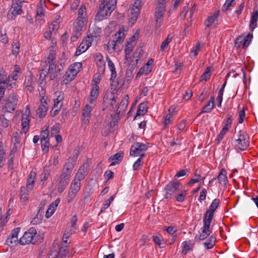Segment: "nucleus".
Here are the masks:
<instances>
[{"mask_svg": "<svg viewBox=\"0 0 258 258\" xmlns=\"http://www.w3.org/2000/svg\"><path fill=\"white\" fill-rule=\"evenodd\" d=\"M116 4V0H110L105 4L101 3L100 10L95 16V20L101 21L108 18L115 9Z\"/></svg>", "mask_w": 258, "mask_h": 258, "instance_id": "nucleus-1", "label": "nucleus"}, {"mask_svg": "<svg viewBox=\"0 0 258 258\" xmlns=\"http://www.w3.org/2000/svg\"><path fill=\"white\" fill-rule=\"evenodd\" d=\"M235 148L236 150L244 151L249 146V138L247 134L240 131L237 134V139L235 141Z\"/></svg>", "mask_w": 258, "mask_h": 258, "instance_id": "nucleus-2", "label": "nucleus"}, {"mask_svg": "<svg viewBox=\"0 0 258 258\" xmlns=\"http://www.w3.org/2000/svg\"><path fill=\"white\" fill-rule=\"evenodd\" d=\"M149 148L148 143L140 142L135 143L131 147L130 155L134 157L140 156L141 158L144 157L145 152Z\"/></svg>", "mask_w": 258, "mask_h": 258, "instance_id": "nucleus-3", "label": "nucleus"}, {"mask_svg": "<svg viewBox=\"0 0 258 258\" xmlns=\"http://www.w3.org/2000/svg\"><path fill=\"white\" fill-rule=\"evenodd\" d=\"M74 167V164L70 162L64 165L59 176V183L68 184Z\"/></svg>", "mask_w": 258, "mask_h": 258, "instance_id": "nucleus-4", "label": "nucleus"}, {"mask_svg": "<svg viewBox=\"0 0 258 258\" xmlns=\"http://www.w3.org/2000/svg\"><path fill=\"white\" fill-rule=\"evenodd\" d=\"M211 222L212 221L203 218V226L201 229V232H199V234L195 236V240L196 241L203 240L210 236L212 232V229L210 228Z\"/></svg>", "mask_w": 258, "mask_h": 258, "instance_id": "nucleus-5", "label": "nucleus"}, {"mask_svg": "<svg viewBox=\"0 0 258 258\" xmlns=\"http://www.w3.org/2000/svg\"><path fill=\"white\" fill-rule=\"evenodd\" d=\"M24 2V0H13L11 8L8 14L10 19H13L17 16L23 13L22 7Z\"/></svg>", "mask_w": 258, "mask_h": 258, "instance_id": "nucleus-6", "label": "nucleus"}, {"mask_svg": "<svg viewBox=\"0 0 258 258\" xmlns=\"http://www.w3.org/2000/svg\"><path fill=\"white\" fill-rule=\"evenodd\" d=\"M17 104L16 95L14 93L11 94L9 97L3 103V110L5 112H12L15 109Z\"/></svg>", "mask_w": 258, "mask_h": 258, "instance_id": "nucleus-7", "label": "nucleus"}, {"mask_svg": "<svg viewBox=\"0 0 258 258\" xmlns=\"http://www.w3.org/2000/svg\"><path fill=\"white\" fill-rule=\"evenodd\" d=\"M181 186V184L178 181H170L164 187L165 194L164 197L166 199H171L176 193Z\"/></svg>", "mask_w": 258, "mask_h": 258, "instance_id": "nucleus-8", "label": "nucleus"}, {"mask_svg": "<svg viewBox=\"0 0 258 258\" xmlns=\"http://www.w3.org/2000/svg\"><path fill=\"white\" fill-rule=\"evenodd\" d=\"M40 99L39 100L40 105L38 108V114L39 117L41 118H43L46 115V113L48 108V98L45 96V92L39 93Z\"/></svg>", "mask_w": 258, "mask_h": 258, "instance_id": "nucleus-9", "label": "nucleus"}, {"mask_svg": "<svg viewBox=\"0 0 258 258\" xmlns=\"http://www.w3.org/2000/svg\"><path fill=\"white\" fill-rule=\"evenodd\" d=\"M37 232L34 228H31L28 230L26 231L23 236L20 238L19 243L21 245L28 244L30 243L33 244L35 243V242H33V240L36 235Z\"/></svg>", "mask_w": 258, "mask_h": 258, "instance_id": "nucleus-10", "label": "nucleus"}, {"mask_svg": "<svg viewBox=\"0 0 258 258\" xmlns=\"http://www.w3.org/2000/svg\"><path fill=\"white\" fill-rule=\"evenodd\" d=\"M165 12V7L162 3H158L155 8V18L156 21L155 26L157 28L162 25V19Z\"/></svg>", "mask_w": 258, "mask_h": 258, "instance_id": "nucleus-11", "label": "nucleus"}, {"mask_svg": "<svg viewBox=\"0 0 258 258\" xmlns=\"http://www.w3.org/2000/svg\"><path fill=\"white\" fill-rule=\"evenodd\" d=\"M10 77L7 76L6 72L4 69L0 71V98H2L5 92L6 88L9 86H11L9 84Z\"/></svg>", "mask_w": 258, "mask_h": 258, "instance_id": "nucleus-12", "label": "nucleus"}, {"mask_svg": "<svg viewBox=\"0 0 258 258\" xmlns=\"http://www.w3.org/2000/svg\"><path fill=\"white\" fill-rule=\"evenodd\" d=\"M253 35L249 33L246 36L243 37L242 35L238 36L235 41V46L237 48L242 46L243 48L247 47L251 41Z\"/></svg>", "mask_w": 258, "mask_h": 258, "instance_id": "nucleus-13", "label": "nucleus"}, {"mask_svg": "<svg viewBox=\"0 0 258 258\" xmlns=\"http://www.w3.org/2000/svg\"><path fill=\"white\" fill-rule=\"evenodd\" d=\"M220 201L218 199H215L211 204L209 209L208 210L204 215V218L212 221L214 217V213L218 207Z\"/></svg>", "mask_w": 258, "mask_h": 258, "instance_id": "nucleus-14", "label": "nucleus"}, {"mask_svg": "<svg viewBox=\"0 0 258 258\" xmlns=\"http://www.w3.org/2000/svg\"><path fill=\"white\" fill-rule=\"evenodd\" d=\"M94 106V103L86 105L82 112V121L84 124H87L89 122L91 117V112Z\"/></svg>", "mask_w": 258, "mask_h": 258, "instance_id": "nucleus-15", "label": "nucleus"}, {"mask_svg": "<svg viewBox=\"0 0 258 258\" xmlns=\"http://www.w3.org/2000/svg\"><path fill=\"white\" fill-rule=\"evenodd\" d=\"M88 168V164L87 163H83L75 174L74 180L81 182V181L85 178Z\"/></svg>", "mask_w": 258, "mask_h": 258, "instance_id": "nucleus-16", "label": "nucleus"}, {"mask_svg": "<svg viewBox=\"0 0 258 258\" xmlns=\"http://www.w3.org/2000/svg\"><path fill=\"white\" fill-rule=\"evenodd\" d=\"M63 100L64 93L61 91L55 92L54 94L53 109L55 108H61L63 105Z\"/></svg>", "mask_w": 258, "mask_h": 258, "instance_id": "nucleus-17", "label": "nucleus"}, {"mask_svg": "<svg viewBox=\"0 0 258 258\" xmlns=\"http://www.w3.org/2000/svg\"><path fill=\"white\" fill-rule=\"evenodd\" d=\"M68 251L66 248L61 247L59 250H52L48 254L47 258H66Z\"/></svg>", "mask_w": 258, "mask_h": 258, "instance_id": "nucleus-18", "label": "nucleus"}, {"mask_svg": "<svg viewBox=\"0 0 258 258\" xmlns=\"http://www.w3.org/2000/svg\"><path fill=\"white\" fill-rule=\"evenodd\" d=\"M28 113H25L22 115V130L21 132L26 134L27 132L29 130V123H30V118H29V114L30 110L28 109Z\"/></svg>", "mask_w": 258, "mask_h": 258, "instance_id": "nucleus-19", "label": "nucleus"}, {"mask_svg": "<svg viewBox=\"0 0 258 258\" xmlns=\"http://www.w3.org/2000/svg\"><path fill=\"white\" fill-rule=\"evenodd\" d=\"M153 59H149L144 66L140 69L139 72L137 74V76H140L144 74L147 75L151 72L153 68Z\"/></svg>", "mask_w": 258, "mask_h": 258, "instance_id": "nucleus-20", "label": "nucleus"}, {"mask_svg": "<svg viewBox=\"0 0 258 258\" xmlns=\"http://www.w3.org/2000/svg\"><path fill=\"white\" fill-rule=\"evenodd\" d=\"M44 69L47 73V75L50 74V79L52 80L55 77L54 74L56 71L55 61H48Z\"/></svg>", "mask_w": 258, "mask_h": 258, "instance_id": "nucleus-21", "label": "nucleus"}, {"mask_svg": "<svg viewBox=\"0 0 258 258\" xmlns=\"http://www.w3.org/2000/svg\"><path fill=\"white\" fill-rule=\"evenodd\" d=\"M37 173L36 171L32 170L31 172L29 173L27 180L26 188H27L30 190H32L34 186L35 180L36 179Z\"/></svg>", "mask_w": 258, "mask_h": 258, "instance_id": "nucleus-22", "label": "nucleus"}, {"mask_svg": "<svg viewBox=\"0 0 258 258\" xmlns=\"http://www.w3.org/2000/svg\"><path fill=\"white\" fill-rule=\"evenodd\" d=\"M87 21L86 18L84 17L81 18V17H78L74 24L73 30L77 31L78 32H81L83 27L87 23Z\"/></svg>", "mask_w": 258, "mask_h": 258, "instance_id": "nucleus-23", "label": "nucleus"}, {"mask_svg": "<svg viewBox=\"0 0 258 258\" xmlns=\"http://www.w3.org/2000/svg\"><path fill=\"white\" fill-rule=\"evenodd\" d=\"M23 133L21 132H17L14 134L12 138V143L13 144V151L16 152L18 148L20 142L21 137Z\"/></svg>", "mask_w": 258, "mask_h": 258, "instance_id": "nucleus-24", "label": "nucleus"}, {"mask_svg": "<svg viewBox=\"0 0 258 258\" xmlns=\"http://www.w3.org/2000/svg\"><path fill=\"white\" fill-rule=\"evenodd\" d=\"M60 203V199H56L53 202L51 203L47 210L46 212L45 217L46 218H50L56 210L57 207Z\"/></svg>", "mask_w": 258, "mask_h": 258, "instance_id": "nucleus-25", "label": "nucleus"}, {"mask_svg": "<svg viewBox=\"0 0 258 258\" xmlns=\"http://www.w3.org/2000/svg\"><path fill=\"white\" fill-rule=\"evenodd\" d=\"M99 87L98 85H95L93 87L90 91V96L88 99L89 103H94V102L96 100L99 94Z\"/></svg>", "mask_w": 258, "mask_h": 258, "instance_id": "nucleus-26", "label": "nucleus"}, {"mask_svg": "<svg viewBox=\"0 0 258 258\" xmlns=\"http://www.w3.org/2000/svg\"><path fill=\"white\" fill-rule=\"evenodd\" d=\"M31 190H32L26 188L25 186H22L20 188L19 196L21 203H25L28 200L29 192Z\"/></svg>", "mask_w": 258, "mask_h": 258, "instance_id": "nucleus-27", "label": "nucleus"}, {"mask_svg": "<svg viewBox=\"0 0 258 258\" xmlns=\"http://www.w3.org/2000/svg\"><path fill=\"white\" fill-rule=\"evenodd\" d=\"M258 21V11L256 10L251 14L250 23L249 29L251 31H253L254 29L257 27Z\"/></svg>", "mask_w": 258, "mask_h": 258, "instance_id": "nucleus-28", "label": "nucleus"}, {"mask_svg": "<svg viewBox=\"0 0 258 258\" xmlns=\"http://www.w3.org/2000/svg\"><path fill=\"white\" fill-rule=\"evenodd\" d=\"M129 97L127 95L124 96L122 99L118 107L116 109V112L118 113H120L124 112L126 109L128 104Z\"/></svg>", "mask_w": 258, "mask_h": 258, "instance_id": "nucleus-29", "label": "nucleus"}, {"mask_svg": "<svg viewBox=\"0 0 258 258\" xmlns=\"http://www.w3.org/2000/svg\"><path fill=\"white\" fill-rule=\"evenodd\" d=\"M141 7L138 6L136 7L132 6L131 10L130 15L129 16L130 19L134 24L135 21L137 20L139 14L140 12V9Z\"/></svg>", "mask_w": 258, "mask_h": 258, "instance_id": "nucleus-30", "label": "nucleus"}, {"mask_svg": "<svg viewBox=\"0 0 258 258\" xmlns=\"http://www.w3.org/2000/svg\"><path fill=\"white\" fill-rule=\"evenodd\" d=\"M182 251L181 253L183 255H186L189 251L192 250L194 244L191 242L190 240L184 241L182 243Z\"/></svg>", "mask_w": 258, "mask_h": 258, "instance_id": "nucleus-31", "label": "nucleus"}, {"mask_svg": "<svg viewBox=\"0 0 258 258\" xmlns=\"http://www.w3.org/2000/svg\"><path fill=\"white\" fill-rule=\"evenodd\" d=\"M219 13V11H215L213 14L208 17L205 22L206 27L208 28L211 27L214 22L217 20Z\"/></svg>", "mask_w": 258, "mask_h": 258, "instance_id": "nucleus-32", "label": "nucleus"}, {"mask_svg": "<svg viewBox=\"0 0 258 258\" xmlns=\"http://www.w3.org/2000/svg\"><path fill=\"white\" fill-rule=\"evenodd\" d=\"M148 111V107L146 103H142L138 106V109L134 117V119H136L138 116H143Z\"/></svg>", "mask_w": 258, "mask_h": 258, "instance_id": "nucleus-33", "label": "nucleus"}, {"mask_svg": "<svg viewBox=\"0 0 258 258\" xmlns=\"http://www.w3.org/2000/svg\"><path fill=\"white\" fill-rule=\"evenodd\" d=\"M123 153L122 152H118L113 156H111L109 160L112 161L110 166H114L118 164L122 159L123 157Z\"/></svg>", "mask_w": 258, "mask_h": 258, "instance_id": "nucleus-34", "label": "nucleus"}, {"mask_svg": "<svg viewBox=\"0 0 258 258\" xmlns=\"http://www.w3.org/2000/svg\"><path fill=\"white\" fill-rule=\"evenodd\" d=\"M46 75H47V73L46 72V71L44 69H43L40 74V76L38 81L40 85L39 87H41V92H44L45 90V86L46 85V82L45 80Z\"/></svg>", "mask_w": 258, "mask_h": 258, "instance_id": "nucleus-35", "label": "nucleus"}, {"mask_svg": "<svg viewBox=\"0 0 258 258\" xmlns=\"http://www.w3.org/2000/svg\"><path fill=\"white\" fill-rule=\"evenodd\" d=\"M107 62L108 68L111 72V77L110 80L111 83L113 84V83H114L115 79L116 78V72L115 70V68L114 63L110 59H108Z\"/></svg>", "mask_w": 258, "mask_h": 258, "instance_id": "nucleus-36", "label": "nucleus"}, {"mask_svg": "<svg viewBox=\"0 0 258 258\" xmlns=\"http://www.w3.org/2000/svg\"><path fill=\"white\" fill-rule=\"evenodd\" d=\"M215 98L214 96H211L209 102L203 108L202 113L210 112L214 107Z\"/></svg>", "mask_w": 258, "mask_h": 258, "instance_id": "nucleus-37", "label": "nucleus"}, {"mask_svg": "<svg viewBox=\"0 0 258 258\" xmlns=\"http://www.w3.org/2000/svg\"><path fill=\"white\" fill-rule=\"evenodd\" d=\"M216 238L214 235H210L204 244V247L206 249L212 248L216 242Z\"/></svg>", "mask_w": 258, "mask_h": 258, "instance_id": "nucleus-38", "label": "nucleus"}, {"mask_svg": "<svg viewBox=\"0 0 258 258\" xmlns=\"http://www.w3.org/2000/svg\"><path fill=\"white\" fill-rule=\"evenodd\" d=\"M219 183L226 185L228 182L227 172L225 169L222 168L217 177Z\"/></svg>", "mask_w": 258, "mask_h": 258, "instance_id": "nucleus-39", "label": "nucleus"}, {"mask_svg": "<svg viewBox=\"0 0 258 258\" xmlns=\"http://www.w3.org/2000/svg\"><path fill=\"white\" fill-rule=\"evenodd\" d=\"M82 67V63L80 62H75L70 67V73L74 77L80 71V68Z\"/></svg>", "mask_w": 258, "mask_h": 258, "instance_id": "nucleus-40", "label": "nucleus"}, {"mask_svg": "<svg viewBox=\"0 0 258 258\" xmlns=\"http://www.w3.org/2000/svg\"><path fill=\"white\" fill-rule=\"evenodd\" d=\"M49 133L48 126L45 125L40 132V141H49Z\"/></svg>", "mask_w": 258, "mask_h": 258, "instance_id": "nucleus-41", "label": "nucleus"}, {"mask_svg": "<svg viewBox=\"0 0 258 258\" xmlns=\"http://www.w3.org/2000/svg\"><path fill=\"white\" fill-rule=\"evenodd\" d=\"M10 124L9 120L6 118L4 115H0V134H2L3 129L7 128Z\"/></svg>", "mask_w": 258, "mask_h": 258, "instance_id": "nucleus-42", "label": "nucleus"}, {"mask_svg": "<svg viewBox=\"0 0 258 258\" xmlns=\"http://www.w3.org/2000/svg\"><path fill=\"white\" fill-rule=\"evenodd\" d=\"M80 188L81 182L73 179L70 184L69 190L78 193Z\"/></svg>", "mask_w": 258, "mask_h": 258, "instance_id": "nucleus-43", "label": "nucleus"}, {"mask_svg": "<svg viewBox=\"0 0 258 258\" xmlns=\"http://www.w3.org/2000/svg\"><path fill=\"white\" fill-rule=\"evenodd\" d=\"M114 195L111 196L109 199L104 202L101 208L100 213L105 212V210L109 207L111 202L114 200Z\"/></svg>", "mask_w": 258, "mask_h": 258, "instance_id": "nucleus-44", "label": "nucleus"}, {"mask_svg": "<svg viewBox=\"0 0 258 258\" xmlns=\"http://www.w3.org/2000/svg\"><path fill=\"white\" fill-rule=\"evenodd\" d=\"M135 45H133L131 43H126V44L125 45V58L126 60H127L128 58H130L131 53L134 48Z\"/></svg>", "mask_w": 258, "mask_h": 258, "instance_id": "nucleus-45", "label": "nucleus"}, {"mask_svg": "<svg viewBox=\"0 0 258 258\" xmlns=\"http://www.w3.org/2000/svg\"><path fill=\"white\" fill-rule=\"evenodd\" d=\"M153 240L154 243L158 245L160 247L162 248L165 247V244L163 241V239L162 237H159V236L154 235L153 236Z\"/></svg>", "mask_w": 258, "mask_h": 258, "instance_id": "nucleus-46", "label": "nucleus"}, {"mask_svg": "<svg viewBox=\"0 0 258 258\" xmlns=\"http://www.w3.org/2000/svg\"><path fill=\"white\" fill-rule=\"evenodd\" d=\"M172 39V36L171 35L168 34L166 39L162 42L160 46V49L161 51H164L165 49H166L168 47L169 43L171 41Z\"/></svg>", "mask_w": 258, "mask_h": 258, "instance_id": "nucleus-47", "label": "nucleus"}, {"mask_svg": "<svg viewBox=\"0 0 258 258\" xmlns=\"http://www.w3.org/2000/svg\"><path fill=\"white\" fill-rule=\"evenodd\" d=\"M5 152L4 151V147L2 142H0V167H2L4 165L5 161Z\"/></svg>", "mask_w": 258, "mask_h": 258, "instance_id": "nucleus-48", "label": "nucleus"}, {"mask_svg": "<svg viewBox=\"0 0 258 258\" xmlns=\"http://www.w3.org/2000/svg\"><path fill=\"white\" fill-rule=\"evenodd\" d=\"M18 242V238L17 237H13L9 235L6 240V243L10 246H13L17 244Z\"/></svg>", "mask_w": 258, "mask_h": 258, "instance_id": "nucleus-49", "label": "nucleus"}, {"mask_svg": "<svg viewBox=\"0 0 258 258\" xmlns=\"http://www.w3.org/2000/svg\"><path fill=\"white\" fill-rule=\"evenodd\" d=\"M173 120L172 119V114L169 113L167 114L164 117V127H166L168 126L169 124H170Z\"/></svg>", "mask_w": 258, "mask_h": 258, "instance_id": "nucleus-50", "label": "nucleus"}, {"mask_svg": "<svg viewBox=\"0 0 258 258\" xmlns=\"http://www.w3.org/2000/svg\"><path fill=\"white\" fill-rule=\"evenodd\" d=\"M43 215L39 213H37L36 215L31 221V223L33 225L39 224L41 223L43 219Z\"/></svg>", "mask_w": 258, "mask_h": 258, "instance_id": "nucleus-51", "label": "nucleus"}, {"mask_svg": "<svg viewBox=\"0 0 258 258\" xmlns=\"http://www.w3.org/2000/svg\"><path fill=\"white\" fill-rule=\"evenodd\" d=\"M211 67H207L204 72V73L201 76V80L207 81L211 77Z\"/></svg>", "mask_w": 258, "mask_h": 258, "instance_id": "nucleus-52", "label": "nucleus"}, {"mask_svg": "<svg viewBox=\"0 0 258 258\" xmlns=\"http://www.w3.org/2000/svg\"><path fill=\"white\" fill-rule=\"evenodd\" d=\"M88 48H89V47H88L84 43L82 42L80 44L78 48L77 49V50L76 51V55H80L82 52L86 51L88 49Z\"/></svg>", "mask_w": 258, "mask_h": 258, "instance_id": "nucleus-53", "label": "nucleus"}, {"mask_svg": "<svg viewBox=\"0 0 258 258\" xmlns=\"http://www.w3.org/2000/svg\"><path fill=\"white\" fill-rule=\"evenodd\" d=\"M41 149L44 153H48L49 147V141H40Z\"/></svg>", "mask_w": 258, "mask_h": 258, "instance_id": "nucleus-54", "label": "nucleus"}, {"mask_svg": "<svg viewBox=\"0 0 258 258\" xmlns=\"http://www.w3.org/2000/svg\"><path fill=\"white\" fill-rule=\"evenodd\" d=\"M124 33L122 31L119 30L115 34V36L116 38V40H114L116 41L117 43H121L124 40Z\"/></svg>", "mask_w": 258, "mask_h": 258, "instance_id": "nucleus-55", "label": "nucleus"}, {"mask_svg": "<svg viewBox=\"0 0 258 258\" xmlns=\"http://www.w3.org/2000/svg\"><path fill=\"white\" fill-rule=\"evenodd\" d=\"M116 41L114 40L109 42L107 45V49L110 52L112 53L114 51L116 45Z\"/></svg>", "mask_w": 258, "mask_h": 258, "instance_id": "nucleus-56", "label": "nucleus"}, {"mask_svg": "<svg viewBox=\"0 0 258 258\" xmlns=\"http://www.w3.org/2000/svg\"><path fill=\"white\" fill-rule=\"evenodd\" d=\"M78 17H81V18L84 17L87 18L86 7L85 5H82L80 8Z\"/></svg>", "mask_w": 258, "mask_h": 258, "instance_id": "nucleus-57", "label": "nucleus"}, {"mask_svg": "<svg viewBox=\"0 0 258 258\" xmlns=\"http://www.w3.org/2000/svg\"><path fill=\"white\" fill-rule=\"evenodd\" d=\"M234 0H226L225 3L222 7V10L223 11L227 12V11L230 10V7H232V3Z\"/></svg>", "mask_w": 258, "mask_h": 258, "instance_id": "nucleus-58", "label": "nucleus"}, {"mask_svg": "<svg viewBox=\"0 0 258 258\" xmlns=\"http://www.w3.org/2000/svg\"><path fill=\"white\" fill-rule=\"evenodd\" d=\"M201 48V42H198L193 46L191 53L193 54L194 56H196L200 51Z\"/></svg>", "mask_w": 258, "mask_h": 258, "instance_id": "nucleus-59", "label": "nucleus"}, {"mask_svg": "<svg viewBox=\"0 0 258 258\" xmlns=\"http://www.w3.org/2000/svg\"><path fill=\"white\" fill-rule=\"evenodd\" d=\"M20 51V45L18 42H14L12 44V54L17 56Z\"/></svg>", "mask_w": 258, "mask_h": 258, "instance_id": "nucleus-60", "label": "nucleus"}, {"mask_svg": "<svg viewBox=\"0 0 258 258\" xmlns=\"http://www.w3.org/2000/svg\"><path fill=\"white\" fill-rule=\"evenodd\" d=\"M77 192L69 190L68 195L67 198V202L68 203H71L76 197Z\"/></svg>", "mask_w": 258, "mask_h": 258, "instance_id": "nucleus-61", "label": "nucleus"}, {"mask_svg": "<svg viewBox=\"0 0 258 258\" xmlns=\"http://www.w3.org/2000/svg\"><path fill=\"white\" fill-rule=\"evenodd\" d=\"M49 173L47 170H44L40 176V183L43 184L44 181L46 180L48 177Z\"/></svg>", "mask_w": 258, "mask_h": 258, "instance_id": "nucleus-62", "label": "nucleus"}, {"mask_svg": "<svg viewBox=\"0 0 258 258\" xmlns=\"http://www.w3.org/2000/svg\"><path fill=\"white\" fill-rule=\"evenodd\" d=\"M55 50L52 47L49 50V53L48 56V61H55Z\"/></svg>", "mask_w": 258, "mask_h": 258, "instance_id": "nucleus-63", "label": "nucleus"}, {"mask_svg": "<svg viewBox=\"0 0 258 258\" xmlns=\"http://www.w3.org/2000/svg\"><path fill=\"white\" fill-rule=\"evenodd\" d=\"M77 222V216L76 215H74L71 218V225L70 226L72 228L74 231H75L76 230H77V225H76Z\"/></svg>", "mask_w": 258, "mask_h": 258, "instance_id": "nucleus-64", "label": "nucleus"}]
</instances>
